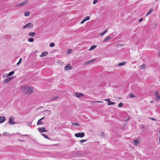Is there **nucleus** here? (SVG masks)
I'll use <instances>...</instances> for the list:
<instances>
[{
	"label": "nucleus",
	"instance_id": "obj_37",
	"mask_svg": "<svg viewBox=\"0 0 160 160\" xmlns=\"http://www.w3.org/2000/svg\"><path fill=\"white\" fill-rule=\"evenodd\" d=\"M105 100L108 102H109L110 101V100L109 98L106 99Z\"/></svg>",
	"mask_w": 160,
	"mask_h": 160
},
{
	"label": "nucleus",
	"instance_id": "obj_55",
	"mask_svg": "<svg viewBox=\"0 0 160 160\" xmlns=\"http://www.w3.org/2000/svg\"><path fill=\"white\" fill-rule=\"evenodd\" d=\"M6 132H4V134H6Z\"/></svg>",
	"mask_w": 160,
	"mask_h": 160
},
{
	"label": "nucleus",
	"instance_id": "obj_26",
	"mask_svg": "<svg viewBox=\"0 0 160 160\" xmlns=\"http://www.w3.org/2000/svg\"><path fill=\"white\" fill-rule=\"evenodd\" d=\"M114 104H115V103L114 102H111V101L109 102H108V104L109 105H113Z\"/></svg>",
	"mask_w": 160,
	"mask_h": 160
},
{
	"label": "nucleus",
	"instance_id": "obj_31",
	"mask_svg": "<svg viewBox=\"0 0 160 160\" xmlns=\"http://www.w3.org/2000/svg\"><path fill=\"white\" fill-rule=\"evenodd\" d=\"M123 105V103L122 102L120 103L118 105V107H121Z\"/></svg>",
	"mask_w": 160,
	"mask_h": 160
},
{
	"label": "nucleus",
	"instance_id": "obj_22",
	"mask_svg": "<svg viewBox=\"0 0 160 160\" xmlns=\"http://www.w3.org/2000/svg\"><path fill=\"white\" fill-rule=\"evenodd\" d=\"M72 124L75 126H80V125L77 122H72Z\"/></svg>",
	"mask_w": 160,
	"mask_h": 160
},
{
	"label": "nucleus",
	"instance_id": "obj_32",
	"mask_svg": "<svg viewBox=\"0 0 160 160\" xmlns=\"http://www.w3.org/2000/svg\"><path fill=\"white\" fill-rule=\"evenodd\" d=\"M90 19V17L89 16L86 17L84 19L85 20V21H87L89 20Z\"/></svg>",
	"mask_w": 160,
	"mask_h": 160
},
{
	"label": "nucleus",
	"instance_id": "obj_20",
	"mask_svg": "<svg viewBox=\"0 0 160 160\" xmlns=\"http://www.w3.org/2000/svg\"><path fill=\"white\" fill-rule=\"evenodd\" d=\"M24 16H28L30 15V12H25L24 13Z\"/></svg>",
	"mask_w": 160,
	"mask_h": 160
},
{
	"label": "nucleus",
	"instance_id": "obj_30",
	"mask_svg": "<svg viewBox=\"0 0 160 160\" xmlns=\"http://www.w3.org/2000/svg\"><path fill=\"white\" fill-rule=\"evenodd\" d=\"M72 52V50L71 49H69L67 51V53L68 54L71 53Z\"/></svg>",
	"mask_w": 160,
	"mask_h": 160
},
{
	"label": "nucleus",
	"instance_id": "obj_57",
	"mask_svg": "<svg viewBox=\"0 0 160 160\" xmlns=\"http://www.w3.org/2000/svg\"><path fill=\"white\" fill-rule=\"evenodd\" d=\"M1 136V134H0V136Z\"/></svg>",
	"mask_w": 160,
	"mask_h": 160
},
{
	"label": "nucleus",
	"instance_id": "obj_33",
	"mask_svg": "<svg viewBox=\"0 0 160 160\" xmlns=\"http://www.w3.org/2000/svg\"><path fill=\"white\" fill-rule=\"evenodd\" d=\"M105 34V33H104V32L103 31V32L100 33V34H99V35L101 36H102L104 34Z\"/></svg>",
	"mask_w": 160,
	"mask_h": 160
},
{
	"label": "nucleus",
	"instance_id": "obj_43",
	"mask_svg": "<svg viewBox=\"0 0 160 160\" xmlns=\"http://www.w3.org/2000/svg\"><path fill=\"white\" fill-rule=\"evenodd\" d=\"M150 119H151L152 120H153V121H156V119L154 118H150Z\"/></svg>",
	"mask_w": 160,
	"mask_h": 160
},
{
	"label": "nucleus",
	"instance_id": "obj_53",
	"mask_svg": "<svg viewBox=\"0 0 160 160\" xmlns=\"http://www.w3.org/2000/svg\"><path fill=\"white\" fill-rule=\"evenodd\" d=\"M150 102H151V103H153V101H151Z\"/></svg>",
	"mask_w": 160,
	"mask_h": 160
},
{
	"label": "nucleus",
	"instance_id": "obj_7",
	"mask_svg": "<svg viewBox=\"0 0 160 160\" xmlns=\"http://www.w3.org/2000/svg\"><path fill=\"white\" fill-rule=\"evenodd\" d=\"M12 78V77H10L4 80L3 82L4 84L8 83L9 82Z\"/></svg>",
	"mask_w": 160,
	"mask_h": 160
},
{
	"label": "nucleus",
	"instance_id": "obj_40",
	"mask_svg": "<svg viewBox=\"0 0 160 160\" xmlns=\"http://www.w3.org/2000/svg\"><path fill=\"white\" fill-rule=\"evenodd\" d=\"M95 59H93L90 60L89 62H90V63H91V62H94V61H95Z\"/></svg>",
	"mask_w": 160,
	"mask_h": 160
},
{
	"label": "nucleus",
	"instance_id": "obj_8",
	"mask_svg": "<svg viewBox=\"0 0 160 160\" xmlns=\"http://www.w3.org/2000/svg\"><path fill=\"white\" fill-rule=\"evenodd\" d=\"M38 129L40 132H46L47 131L44 127L38 128Z\"/></svg>",
	"mask_w": 160,
	"mask_h": 160
},
{
	"label": "nucleus",
	"instance_id": "obj_11",
	"mask_svg": "<svg viewBox=\"0 0 160 160\" xmlns=\"http://www.w3.org/2000/svg\"><path fill=\"white\" fill-rule=\"evenodd\" d=\"M45 118V116L39 119L37 122V124L38 125L42 124L43 123V122H42L41 120L44 119Z\"/></svg>",
	"mask_w": 160,
	"mask_h": 160
},
{
	"label": "nucleus",
	"instance_id": "obj_12",
	"mask_svg": "<svg viewBox=\"0 0 160 160\" xmlns=\"http://www.w3.org/2000/svg\"><path fill=\"white\" fill-rule=\"evenodd\" d=\"M48 52L47 51H45L44 52L42 53L40 55V57H42L45 56L48 54Z\"/></svg>",
	"mask_w": 160,
	"mask_h": 160
},
{
	"label": "nucleus",
	"instance_id": "obj_25",
	"mask_svg": "<svg viewBox=\"0 0 160 160\" xmlns=\"http://www.w3.org/2000/svg\"><path fill=\"white\" fill-rule=\"evenodd\" d=\"M146 65L143 64L140 66V67L141 68L144 69L146 67Z\"/></svg>",
	"mask_w": 160,
	"mask_h": 160
},
{
	"label": "nucleus",
	"instance_id": "obj_10",
	"mask_svg": "<svg viewBox=\"0 0 160 160\" xmlns=\"http://www.w3.org/2000/svg\"><path fill=\"white\" fill-rule=\"evenodd\" d=\"M27 28H32L33 27V24L31 22H29L26 24Z\"/></svg>",
	"mask_w": 160,
	"mask_h": 160
},
{
	"label": "nucleus",
	"instance_id": "obj_27",
	"mask_svg": "<svg viewBox=\"0 0 160 160\" xmlns=\"http://www.w3.org/2000/svg\"><path fill=\"white\" fill-rule=\"evenodd\" d=\"M42 135L43 136H44L45 138L48 139H49V138H48V136L47 135L45 134H42Z\"/></svg>",
	"mask_w": 160,
	"mask_h": 160
},
{
	"label": "nucleus",
	"instance_id": "obj_28",
	"mask_svg": "<svg viewBox=\"0 0 160 160\" xmlns=\"http://www.w3.org/2000/svg\"><path fill=\"white\" fill-rule=\"evenodd\" d=\"M58 98L57 96H55L54 97L52 98L51 99V101H53L54 100H55L56 99H57Z\"/></svg>",
	"mask_w": 160,
	"mask_h": 160
},
{
	"label": "nucleus",
	"instance_id": "obj_14",
	"mask_svg": "<svg viewBox=\"0 0 160 160\" xmlns=\"http://www.w3.org/2000/svg\"><path fill=\"white\" fill-rule=\"evenodd\" d=\"M5 118L4 117L2 116L0 117V122H3L5 120Z\"/></svg>",
	"mask_w": 160,
	"mask_h": 160
},
{
	"label": "nucleus",
	"instance_id": "obj_52",
	"mask_svg": "<svg viewBox=\"0 0 160 160\" xmlns=\"http://www.w3.org/2000/svg\"><path fill=\"white\" fill-rule=\"evenodd\" d=\"M23 136H28V135L27 134H25V135H23Z\"/></svg>",
	"mask_w": 160,
	"mask_h": 160
},
{
	"label": "nucleus",
	"instance_id": "obj_6",
	"mask_svg": "<svg viewBox=\"0 0 160 160\" xmlns=\"http://www.w3.org/2000/svg\"><path fill=\"white\" fill-rule=\"evenodd\" d=\"M155 95L156 96L155 99L157 101H159L160 100V96L159 94V92L158 91H156L155 93Z\"/></svg>",
	"mask_w": 160,
	"mask_h": 160
},
{
	"label": "nucleus",
	"instance_id": "obj_5",
	"mask_svg": "<svg viewBox=\"0 0 160 160\" xmlns=\"http://www.w3.org/2000/svg\"><path fill=\"white\" fill-rule=\"evenodd\" d=\"M65 70H68L72 69V67L71 66L70 63H68L67 66L65 67Z\"/></svg>",
	"mask_w": 160,
	"mask_h": 160
},
{
	"label": "nucleus",
	"instance_id": "obj_16",
	"mask_svg": "<svg viewBox=\"0 0 160 160\" xmlns=\"http://www.w3.org/2000/svg\"><path fill=\"white\" fill-rule=\"evenodd\" d=\"M126 63V62H120L118 64V66H122L123 65H124Z\"/></svg>",
	"mask_w": 160,
	"mask_h": 160
},
{
	"label": "nucleus",
	"instance_id": "obj_38",
	"mask_svg": "<svg viewBox=\"0 0 160 160\" xmlns=\"http://www.w3.org/2000/svg\"><path fill=\"white\" fill-rule=\"evenodd\" d=\"M86 141H87V140H85V139H83V140H81L80 142H86Z\"/></svg>",
	"mask_w": 160,
	"mask_h": 160
},
{
	"label": "nucleus",
	"instance_id": "obj_9",
	"mask_svg": "<svg viewBox=\"0 0 160 160\" xmlns=\"http://www.w3.org/2000/svg\"><path fill=\"white\" fill-rule=\"evenodd\" d=\"M75 96L77 98H80L84 96V94L82 93H74Z\"/></svg>",
	"mask_w": 160,
	"mask_h": 160
},
{
	"label": "nucleus",
	"instance_id": "obj_15",
	"mask_svg": "<svg viewBox=\"0 0 160 160\" xmlns=\"http://www.w3.org/2000/svg\"><path fill=\"white\" fill-rule=\"evenodd\" d=\"M36 34V33L35 32H30L28 34V35L30 36L34 37Z\"/></svg>",
	"mask_w": 160,
	"mask_h": 160
},
{
	"label": "nucleus",
	"instance_id": "obj_1",
	"mask_svg": "<svg viewBox=\"0 0 160 160\" xmlns=\"http://www.w3.org/2000/svg\"><path fill=\"white\" fill-rule=\"evenodd\" d=\"M22 92L27 95L31 94L33 91V89L27 86H24L21 88Z\"/></svg>",
	"mask_w": 160,
	"mask_h": 160
},
{
	"label": "nucleus",
	"instance_id": "obj_47",
	"mask_svg": "<svg viewBox=\"0 0 160 160\" xmlns=\"http://www.w3.org/2000/svg\"><path fill=\"white\" fill-rule=\"evenodd\" d=\"M27 28V25H26V24L25 26H24V27H23V29H25V28Z\"/></svg>",
	"mask_w": 160,
	"mask_h": 160
},
{
	"label": "nucleus",
	"instance_id": "obj_49",
	"mask_svg": "<svg viewBox=\"0 0 160 160\" xmlns=\"http://www.w3.org/2000/svg\"><path fill=\"white\" fill-rule=\"evenodd\" d=\"M142 20H143V18H141L139 20V22H141L142 21Z\"/></svg>",
	"mask_w": 160,
	"mask_h": 160
},
{
	"label": "nucleus",
	"instance_id": "obj_21",
	"mask_svg": "<svg viewBox=\"0 0 160 160\" xmlns=\"http://www.w3.org/2000/svg\"><path fill=\"white\" fill-rule=\"evenodd\" d=\"M14 72L12 71L11 72H10L8 74V76H10L12 75L13 74H14Z\"/></svg>",
	"mask_w": 160,
	"mask_h": 160
},
{
	"label": "nucleus",
	"instance_id": "obj_45",
	"mask_svg": "<svg viewBox=\"0 0 160 160\" xmlns=\"http://www.w3.org/2000/svg\"><path fill=\"white\" fill-rule=\"evenodd\" d=\"M18 140L19 142H25V140H21L20 139H18Z\"/></svg>",
	"mask_w": 160,
	"mask_h": 160
},
{
	"label": "nucleus",
	"instance_id": "obj_42",
	"mask_svg": "<svg viewBox=\"0 0 160 160\" xmlns=\"http://www.w3.org/2000/svg\"><path fill=\"white\" fill-rule=\"evenodd\" d=\"M85 20L84 19L81 22V24H82V23H83L85 21Z\"/></svg>",
	"mask_w": 160,
	"mask_h": 160
},
{
	"label": "nucleus",
	"instance_id": "obj_56",
	"mask_svg": "<svg viewBox=\"0 0 160 160\" xmlns=\"http://www.w3.org/2000/svg\"><path fill=\"white\" fill-rule=\"evenodd\" d=\"M6 132H4V134H6Z\"/></svg>",
	"mask_w": 160,
	"mask_h": 160
},
{
	"label": "nucleus",
	"instance_id": "obj_35",
	"mask_svg": "<svg viewBox=\"0 0 160 160\" xmlns=\"http://www.w3.org/2000/svg\"><path fill=\"white\" fill-rule=\"evenodd\" d=\"M22 60V58H21L20 59V60H19V61H18V62L17 63V65H19L20 64V63H21V61Z\"/></svg>",
	"mask_w": 160,
	"mask_h": 160
},
{
	"label": "nucleus",
	"instance_id": "obj_46",
	"mask_svg": "<svg viewBox=\"0 0 160 160\" xmlns=\"http://www.w3.org/2000/svg\"><path fill=\"white\" fill-rule=\"evenodd\" d=\"M108 29H106L105 31H104V33H106L108 31Z\"/></svg>",
	"mask_w": 160,
	"mask_h": 160
},
{
	"label": "nucleus",
	"instance_id": "obj_24",
	"mask_svg": "<svg viewBox=\"0 0 160 160\" xmlns=\"http://www.w3.org/2000/svg\"><path fill=\"white\" fill-rule=\"evenodd\" d=\"M129 96L130 98H134L135 96L132 93H131L129 94Z\"/></svg>",
	"mask_w": 160,
	"mask_h": 160
},
{
	"label": "nucleus",
	"instance_id": "obj_18",
	"mask_svg": "<svg viewBox=\"0 0 160 160\" xmlns=\"http://www.w3.org/2000/svg\"><path fill=\"white\" fill-rule=\"evenodd\" d=\"M110 37L109 36H107V37H106L105 38V39H104V40H103V42H106V41H107L108 40H109V39H110Z\"/></svg>",
	"mask_w": 160,
	"mask_h": 160
},
{
	"label": "nucleus",
	"instance_id": "obj_29",
	"mask_svg": "<svg viewBox=\"0 0 160 160\" xmlns=\"http://www.w3.org/2000/svg\"><path fill=\"white\" fill-rule=\"evenodd\" d=\"M55 46V44L53 42L51 43L50 44V47H53Z\"/></svg>",
	"mask_w": 160,
	"mask_h": 160
},
{
	"label": "nucleus",
	"instance_id": "obj_41",
	"mask_svg": "<svg viewBox=\"0 0 160 160\" xmlns=\"http://www.w3.org/2000/svg\"><path fill=\"white\" fill-rule=\"evenodd\" d=\"M100 136H104V132H102L100 134Z\"/></svg>",
	"mask_w": 160,
	"mask_h": 160
},
{
	"label": "nucleus",
	"instance_id": "obj_51",
	"mask_svg": "<svg viewBox=\"0 0 160 160\" xmlns=\"http://www.w3.org/2000/svg\"><path fill=\"white\" fill-rule=\"evenodd\" d=\"M129 119V118H128L126 121L128 120Z\"/></svg>",
	"mask_w": 160,
	"mask_h": 160
},
{
	"label": "nucleus",
	"instance_id": "obj_54",
	"mask_svg": "<svg viewBox=\"0 0 160 160\" xmlns=\"http://www.w3.org/2000/svg\"><path fill=\"white\" fill-rule=\"evenodd\" d=\"M96 102H101V101H97Z\"/></svg>",
	"mask_w": 160,
	"mask_h": 160
},
{
	"label": "nucleus",
	"instance_id": "obj_34",
	"mask_svg": "<svg viewBox=\"0 0 160 160\" xmlns=\"http://www.w3.org/2000/svg\"><path fill=\"white\" fill-rule=\"evenodd\" d=\"M8 74H4L2 75V77L3 78H7L8 77Z\"/></svg>",
	"mask_w": 160,
	"mask_h": 160
},
{
	"label": "nucleus",
	"instance_id": "obj_2",
	"mask_svg": "<svg viewBox=\"0 0 160 160\" xmlns=\"http://www.w3.org/2000/svg\"><path fill=\"white\" fill-rule=\"evenodd\" d=\"M84 135L85 134L83 132L82 133L78 132L75 134V136L77 138H82L84 136Z\"/></svg>",
	"mask_w": 160,
	"mask_h": 160
},
{
	"label": "nucleus",
	"instance_id": "obj_50",
	"mask_svg": "<svg viewBox=\"0 0 160 160\" xmlns=\"http://www.w3.org/2000/svg\"><path fill=\"white\" fill-rule=\"evenodd\" d=\"M158 56L160 57V51L158 52Z\"/></svg>",
	"mask_w": 160,
	"mask_h": 160
},
{
	"label": "nucleus",
	"instance_id": "obj_19",
	"mask_svg": "<svg viewBox=\"0 0 160 160\" xmlns=\"http://www.w3.org/2000/svg\"><path fill=\"white\" fill-rule=\"evenodd\" d=\"M153 9L152 8H151L149 10V12H148L146 15V16H148L149 15L151 12L153 11Z\"/></svg>",
	"mask_w": 160,
	"mask_h": 160
},
{
	"label": "nucleus",
	"instance_id": "obj_3",
	"mask_svg": "<svg viewBox=\"0 0 160 160\" xmlns=\"http://www.w3.org/2000/svg\"><path fill=\"white\" fill-rule=\"evenodd\" d=\"M28 2V0H25L20 3H18V4H17V6L18 7H20L26 4Z\"/></svg>",
	"mask_w": 160,
	"mask_h": 160
},
{
	"label": "nucleus",
	"instance_id": "obj_17",
	"mask_svg": "<svg viewBox=\"0 0 160 160\" xmlns=\"http://www.w3.org/2000/svg\"><path fill=\"white\" fill-rule=\"evenodd\" d=\"M97 46L95 45L92 46L91 47L89 50L90 51L93 50Z\"/></svg>",
	"mask_w": 160,
	"mask_h": 160
},
{
	"label": "nucleus",
	"instance_id": "obj_36",
	"mask_svg": "<svg viewBox=\"0 0 160 160\" xmlns=\"http://www.w3.org/2000/svg\"><path fill=\"white\" fill-rule=\"evenodd\" d=\"M98 0H94V1L93 2V4H96V3H97L98 2Z\"/></svg>",
	"mask_w": 160,
	"mask_h": 160
},
{
	"label": "nucleus",
	"instance_id": "obj_23",
	"mask_svg": "<svg viewBox=\"0 0 160 160\" xmlns=\"http://www.w3.org/2000/svg\"><path fill=\"white\" fill-rule=\"evenodd\" d=\"M34 38H32L28 39V41L29 42H33L34 41Z\"/></svg>",
	"mask_w": 160,
	"mask_h": 160
},
{
	"label": "nucleus",
	"instance_id": "obj_44",
	"mask_svg": "<svg viewBox=\"0 0 160 160\" xmlns=\"http://www.w3.org/2000/svg\"><path fill=\"white\" fill-rule=\"evenodd\" d=\"M141 127L142 128H144L145 127V126L144 124H142L141 125Z\"/></svg>",
	"mask_w": 160,
	"mask_h": 160
},
{
	"label": "nucleus",
	"instance_id": "obj_48",
	"mask_svg": "<svg viewBox=\"0 0 160 160\" xmlns=\"http://www.w3.org/2000/svg\"><path fill=\"white\" fill-rule=\"evenodd\" d=\"M159 132L160 133V134H159V142L160 143V131H159Z\"/></svg>",
	"mask_w": 160,
	"mask_h": 160
},
{
	"label": "nucleus",
	"instance_id": "obj_39",
	"mask_svg": "<svg viewBox=\"0 0 160 160\" xmlns=\"http://www.w3.org/2000/svg\"><path fill=\"white\" fill-rule=\"evenodd\" d=\"M90 63V62H89V61H88L86 62V63H84V64H85V65H87L88 64Z\"/></svg>",
	"mask_w": 160,
	"mask_h": 160
},
{
	"label": "nucleus",
	"instance_id": "obj_4",
	"mask_svg": "<svg viewBox=\"0 0 160 160\" xmlns=\"http://www.w3.org/2000/svg\"><path fill=\"white\" fill-rule=\"evenodd\" d=\"M14 119V117L12 116H11L9 119V120L8 122L11 125L15 124L16 122L14 121H13Z\"/></svg>",
	"mask_w": 160,
	"mask_h": 160
},
{
	"label": "nucleus",
	"instance_id": "obj_13",
	"mask_svg": "<svg viewBox=\"0 0 160 160\" xmlns=\"http://www.w3.org/2000/svg\"><path fill=\"white\" fill-rule=\"evenodd\" d=\"M134 144L136 146H137L139 143V140L138 139H135L133 141Z\"/></svg>",
	"mask_w": 160,
	"mask_h": 160
}]
</instances>
